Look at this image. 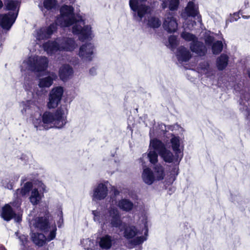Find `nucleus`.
I'll use <instances>...</instances> for the list:
<instances>
[{
  "label": "nucleus",
  "mask_w": 250,
  "mask_h": 250,
  "mask_svg": "<svg viewBox=\"0 0 250 250\" xmlns=\"http://www.w3.org/2000/svg\"><path fill=\"white\" fill-rule=\"evenodd\" d=\"M74 9L72 6L63 5L60 8L61 16L57 19L56 24L61 27H69L74 24L72 27V32L79 35V39L82 42L91 38V27L90 25L84 26V22L82 17L76 16Z\"/></svg>",
  "instance_id": "1"
},
{
  "label": "nucleus",
  "mask_w": 250,
  "mask_h": 250,
  "mask_svg": "<svg viewBox=\"0 0 250 250\" xmlns=\"http://www.w3.org/2000/svg\"><path fill=\"white\" fill-rule=\"evenodd\" d=\"M65 109L64 107L61 106L54 112H44L41 118H36L33 120L35 127L40 130L42 128L47 130L52 127L57 128L63 127L67 123Z\"/></svg>",
  "instance_id": "2"
},
{
  "label": "nucleus",
  "mask_w": 250,
  "mask_h": 250,
  "mask_svg": "<svg viewBox=\"0 0 250 250\" xmlns=\"http://www.w3.org/2000/svg\"><path fill=\"white\" fill-rule=\"evenodd\" d=\"M150 146L156 150L161 158L166 163H171L174 162L176 164L174 166L171 172H178L179 170L178 164L181 159V157H176V154L166 148V145L161 141L157 139H151L150 141Z\"/></svg>",
  "instance_id": "3"
},
{
  "label": "nucleus",
  "mask_w": 250,
  "mask_h": 250,
  "mask_svg": "<svg viewBox=\"0 0 250 250\" xmlns=\"http://www.w3.org/2000/svg\"><path fill=\"white\" fill-rule=\"evenodd\" d=\"M113 203L112 201L106 213L104 215L96 210L93 211L94 220L99 223H101L104 220V224L109 222L112 227L121 229L124 227L121 215L118 209L113 206Z\"/></svg>",
  "instance_id": "4"
},
{
  "label": "nucleus",
  "mask_w": 250,
  "mask_h": 250,
  "mask_svg": "<svg viewBox=\"0 0 250 250\" xmlns=\"http://www.w3.org/2000/svg\"><path fill=\"white\" fill-rule=\"evenodd\" d=\"M4 2L5 10L11 11L0 14V26L4 30H9L17 18L19 9L16 10V9L19 7L20 3L19 1L14 0H5Z\"/></svg>",
  "instance_id": "5"
},
{
  "label": "nucleus",
  "mask_w": 250,
  "mask_h": 250,
  "mask_svg": "<svg viewBox=\"0 0 250 250\" xmlns=\"http://www.w3.org/2000/svg\"><path fill=\"white\" fill-rule=\"evenodd\" d=\"M30 223L46 235V240L50 241L56 236L57 227L54 223L49 221L48 217H41L31 221Z\"/></svg>",
  "instance_id": "6"
},
{
  "label": "nucleus",
  "mask_w": 250,
  "mask_h": 250,
  "mask_svg": "<svg viewBox=\"0 0 250 250\" xmlns=\"http://www.w3.org/2000/svg\"><path fill=\"white\" fill-rule=\"evenodd\" d=\"M144 220L145 231L143 235L139 236L143 232L141 233L133 226H128L125 228L124 237L127 239H132L130 244L132 246L140 245L147 239L148 232L147 221L146 218H144Z\"/></svg>",
  "instance_id": "7"
},
{
  "label": "nucleus",
  "mask_w": 250,
  "mask_h": 250,
  "mask_svg": "<svg viewBox=\"0 0 250 250\" xmlns=\"http://www.w3.org/2000/svg\"><path fill=\"white\" fill-rule=\"evenodd\" d=\"M27 65L28 69L35 72H40L45 71L48 64V60L47 57L35 56L30 57L27 60L23 62Z\"/></svg>",
  "instance_id": "8"
},
{
  "label": "nucleus",
  "mask_w": 250,
  "mask_h": 250,
  "mask_svg": "<svg viewBox=\"0 0 250 250\" xmlns=\"http://www.w3.org/2000/svg\"><path fill=\"white\" fill-rule=\"evenodd\" d=\"M147 0H129L130 9L135 13L134 17L136 21L140 22L143 18L150 11L149 6L146 4Z\"/></svg>",
  "instance_id": "9"
},
{
  "label": "nucleus",
  "mask_w": 250,
  "mask_h": 250,
  "mask_svg": "<svg viewBox=\"0 0 250 250\" xmlns=\"http://www.w3.org/2000/svg\"><path fill=\"white\" fill-rule=\"evenodd\" d=\"M63 93V89L61 86L53 88L50 92L47 106L49 108L56 107L60 103Z\"/></svg>",
  "instance_id": "10"
},
{
  "label": "nucleus",
  "mask_w": 250,
  "mask_h": 250,
  "mask_svg": "<svg viewBox=\"0 0 250 250\" xmlns=\"http://www.w3.org/2000/svg\"><path fill=\"white\" fill-rule=\"evenodd\" d=\"M108 182L98 183L93 188L92 198L94 201L104 200L108 195Z\"/></svg>",
  "instance_id": "11"
},
{
  "label": "nucleus",
  "mask_w": 250,
  "mask_h": 250,
  "mask_svg": "<svg viewBox=\"0 0 250 250\" xmlns=\"http://www.w3.org/2000/svg\"><path fill=\"white\" fill-rule=\"evenodd\" d=\"M181 16L185 20L187 19L188 17H197V20L200 22H201V17L199 15L198 7L192 1H189L185 8L184 10L182 12Z\"/></svg>",
  "instance_id": "12"
},
{
  "label": "nucleus",
  "mask_w": 250,
  "mask_h": 250,
  "mask_svg": "<svg viewBox=\"0 0 250 250\" xmlns=\"http://www.w3.org/2000/svg\"><path fill=\"white\" fill-rule=\"evenodd\" d=\"M57 30L56 24H51L48 27L41 28L36 31V38L38 41L49 39L53 33Z\"/></svg>",
  "instance_id": "13"
},
{
  "label": "nucleus",
  "mask_w": 250,
  "mask_h": 250,
  "mask_svg": "<svg viewBox=\"0 0 250 250\" xmlns=\"http://www.w3.org/2000/svg\"><path fill=\"white\" fill-rule=\"evenodd\" d=\"M94 48V45L91 43H86L83 44L80 48L79 56L84 61H91Z\"/></svg>",
  "instance_id": "14"
},
{
  "label": "nucleus",
  "mask_w": 250,
  "mask_h": 250,
  "mask_svg": "<svg viewBox=\"0 0 250 250\" xmlns=\"http://www.w3.org/2000/svg\"><path fill=\"white\" fill-rule=\"evenodd\" d=\"M60 51H72L77 44L74 39L71 38L62 37L58 39Z\"/></svg>",
  "instance_id": "15"
},
{
  "label": "nucleus",
  "mask_w": 250,
  "mask_h": 250,
  "mask_svg": "<svg viewBox=\"0 0 250 250\" xmlns=\"http://www.w3.org/2000/svg\"><path fill=\"white\" fill-rule=\"evenodd\" d=\"M191 51L199 56H204L207 53V48L205 44L197 39L194 42L190 43Z\"/></svg>",
  "instance_id": "16"
},
{
  "label": "nucleus",
  "mask_w": 250,
  "mask_h": 250,
  "mask_svg": "<svg viewBox=\"0 0 250 250\" xmlns=\"http://www.w3.org/2000/svg\"><path fill=\"white\" fill-rule=\"evenodd\" d=\"M164 29L168 33L176 31L178 23L176 19L171 14H169L165 19L163 24Z\"/></svg>",
  "instance_id": "17"
},
{
  "label": "nucleus",
  "mask_w": 250,
  "mask_h": 250,
  "mask_svg": "<svg viewBox=\"0 0 250 250\" xmlns=\"http://www.w3.org/2000/svg\"><path fill=\"white\" fill-rule=\"evenodd\" d=\"M164 173H143L142 178L147 185H151L154 181L163 179Z\"/></svg>",
  "instance_id": "18"
},
{
  "label": "nucleus",
  "mask_w": 250,
  "mask_h": 250,
  "mask_svg": "<svg viewBox=\"0 0 250 250\" xmlns=\"http://www.w3.org/2000/svg\"><path fill=\"white\" fill-rule=\"evenodd\" d=\"M176 55L178 61L180 62H187L191 57L190 51L183 46L177 49Z\"/></svg>",
  "instance_id": "19"
},
{
  "label": "nucleus",
  "mask_w": 250,
  "mask_h": 250,
  "mask_svg": "<svg viewBox=\"0 0 250 250\" xmlns=\"http://www.w3.org/2000/svg\"><path fill=\"white\" fill-rule=\"evenodd\" d=\"M73 74V69L69 64H64L62 66L59 70L60 79L65 82L69 79Z\"/></svg>",
  "instance_id": "20"
},
{
  "label": "nucleus",
  "mask_w": 250,
  "mask_h": 250,
  "mask_svg": "<svg viewBox=\"0 0 250 250\" xmlns=\"http://www.w3.org/2000/svg\"><path fill=\"white\" fill-rule=\"evenodd\" d=\"M170 143L171 144V148L176 157L179 156L181 158H183V149L180 147V140L179 137L174 136L170 139Z\"/></svg>",
  "instance_id": "21"
},
{
  "label": "nucleus",
  "mask_w": 250,
  "mask_h": 250,
  "mask_svg": "<svg viewBox=\"0 0 250 250\" xmlns=\"http://www.w3.org/2000/svg\"><path fill=\"white\" fill-rule=\"evenodd\" d=\"M43 48L48 54H55L60 51L59 42L57 41H48L43 44Z\"/></svg>",
  "instance_id": "22"
},
{
  "label": "nucleus",
  "mask_w": 250,
  "mask_h": 250,
  "mask_svg": "<svg viewBox=\"0 0 250 250\" xmlns=\"http://www.w3.org/2000/svg\"><path fill=\"white\" fill-rule=\"evenodd\" d=\"M117 206L122 210L129 212L134 207V204L130 200L122 198L117 202Z\"/></svg>",
  "instance_id": "23"
},
{
  "label": "nucleus",
  "mask_w": 250,
  "mask_h": 250,
  "mask_svg": "<svg viewBox=\"0 0 250 250\" xmlns=\"http://www.w3.org/2000/svg\"><path fill=\"white\" fill-rule=\"evenodd\" d=\"M179 2V0H164L161 7L163 9L168 7L170 11H175L177 10Z\"/></svg>",
  "instance_id": "24"
},
{
  "label": "nucleus",
  "mask_w": 250,
  "mask_h": 250,
  "mask_svg": "<svg viewBox=\"0 0 250 250\" xmlns=\"http://www.w3.org/2000/svg\"><path fill=\"white\" fill-rule=\"evenodd\" d=\"M33 242L39 246H42L46 241V235L42 233H34L31 236Z\"/></svg>",
  "instance_id": "25"
},
{
  "label": "nucleus",
  "mask_w": 250,
  "mask_h": 250,
  "mask_svg": "<svg viewBox=\"0 0 250 250\" xmlns=\"http://www.w3.org/2000/svg\"><path fill=\"white\" fill-rule=\"evenodd\" d=\"M229 57L227 55L222 54L216 60V65L219 70H223L226 68L228 64Z\"/></svg>",
  "instance_id": "26"
},
{
  "label": "nucleus",
  "mask_w": 250,
  "mask_h": 250,
  "mask_svg": "<svg viewBox=\"0 0 250 250\" xmlns=\"http://www.w3.org/2000/svg\"><path fill=\"white\" fill-rule=\"evenodd\" d=\"M14 215L15 213L9 204L5 205L2 208L1 216L4 220L9 221L14 217Z\"/></svg>",
  "instance_id": "27"
},
{
  "label": "nucleus",
  "mask_w": 250,
  "mask_h": 250,
  "mask_svg": "<svg viewBox=\"0 0 250 250\" xmlns=\"http://www.w3.org/2000/svg\"><path fill=\"white\" fill-rule=\"evenodd\" d=\"M147 158L150 163L155 165L158 162V153L156 150H154L152 147L149 146L148 149V153L147 154Z\"/></svg>",
  "instance_id": "28"
},
{
  "label": "nucleus",
  "mask_w": 250,
  "mask_h": 250,
  "mask_svg": "<svg viewBox=\"0 0 250 250\" xmlns=\"http://www.w3.org/2000/svg\"><path fill=\"white\" fill-rule=\"evenodd\" d=\"M53 81L54 79L51 76L40 79L39 86L42 88L49 87L52 85Z\"/></svg>",
  "instance_id": "29"
},
{
  "label": "nucleus",
  "mask_w": 250,
  "mask_h": 250,
  "mask_svg": "<svg viewBox=\"0 0 250 250\" xmlns=\"http://www.w3.org/2000/svg\"><path fill=\"white\" fill-rule=\"evenodd\" d=\"M111 237L110 236L106 235L101 238L99 244L102 249L107 250L111 247Z\"/></svg>",
  "instance_id": "30"
},
{
  "label": "nucleus",
  "mask_w": 250,
  "mask_h": 250,
  "mask_svg": "<svg viewBox=\"0 0 250 250\" xmlns=\"http://www.w3.org/2000/svg\"><path fill=\"white\" fill-rule=\"evenodd\" d=\"M42 196L39 193L38 189H33L31 192V195L30 197V202L33 205H37L42 199Z\"/></svg>",
  "instance_id": "31"
},
{
  "label": "nucleus",
  "mask_w": 250,
  "mask_h": 250,
  "mask_svg": "<svg viewBox=\"0 0 250 250\" xmlns=\"http://www.w3.org/2000/svg\"><path fill=\"white\" fill-rule=\"evenodd\" d=\"M81 244L86 250H95L94 242L88 238L82 240Z\"/></svg>",
  "instance_id": "32"
},
{
  "label": "nucleus",
  "mask_w": 250,
  "mask_h": 250,
  "mask_svg": "<svg viewBox=\"0 0 250 250\" xmlns=\"http://www.w3.org/2000/svg\"><path fill=\"white\" fill-rule=\"evenodd\" d=\"M211 46H212V51L213 54H219L222 51L223 45L222 42L220 41H216Z\"/></svg>",
  "instance_id": "33"
},
{
  "label": "nucleus",
  "mask_w": 250,
  "mask_h": 250,
  "mask_svg": "<svg viewBox=\"0 0 250 250\" xmlns=\"http://www.w3.org/2000/svg\"><path fill=\"white\" fill-rule=\"evenodd\" d=\"M147 24L151 28H157L160 26L161 21L158 18L152 17L148 19Z\"/></svg>",
  "instance_id": "34"
},
{
  "label": "nucleus",
  "mask_w": 250,
  "mask_h": 250,
  "mask_svg": "<svg viewBox=\"0 0 250 250\" xmlns=\"http://www.w3.org/2000/svg\"><path fill=\"white\" fill-rule=\"evenodd\" d=\"M181 37L187 42H194L197 38L193 34L184 31L181 34Z\"/></svg>",
  "instance_id": "35"
},
{
  "label": "nucleus",
  "mask_w": 250,
  "mask_h": 250,
  "mask_svg": "<svg viewBox=\"0 0 250 250\" xmlns=\"http://www.w3.org/2000/svg\"><path fill=\"white\" fill-rule=\"evenodd\" d=\"M32 187V185L30 182H27L21 189L17 190V193H19V192H20L22 196L25 195L30 191Z\"/></svg>",
  "instance_id": "36"
},
{
  "label": "nucleus",
  "mask_w": 250,
  "mask_h": 250,
  "mask_svg": "<svg viewBox=\"0 0 250 250\" xmlns=\"http://www.w3.org/2000/svg\"><path fill=\"white\" fill-rule=\"evenodd\" d=\"M55 4L56 0H44L43 6L44 9L50 10L55 7Z\"/></svg>",
  "instance_id": "37"
},
{
  "label": "nucleus",
  "mask_w": 250,
  "mask_h": 250,
  "mask_svg": "<svg viewBox=\"0 0 250 250\" xmlns=\"http://www.w3.org/2000/svg\"><path fill=\"white\" fill-rule=\"evenodd\" d=\"M177 45V39L175 36H170L168 38V47L171 49V50H174L176 48Z\"/></svg>",
  "instance_id": "38"
},
{
  "label": "nucleus",
  "mask_w": 250,
  "mask_h": 250,
  "mask_svg": "<svg viewBox=\"0 0 250 250\" xmlns=\"http://www.w3.org/2000/svg\"><path fill=\"white\" fill-rule=\"evenodd\" d=\"M214 40V38L213 36L211 35L209 33L206 32L204 36V41L207 46H211L213 44Z\"/></svg>",
  "instance_id": "39"
},
{
  "label": "nucleus",
  "mask_w": 250,
  "mask_h": 250,
  "mask_svg": "<svg viewBox=\"0 0 250 250\" xmlns=\"http://www.w3.org/2000/svg\"><path fill=\"white\" fill-rule=\"evenodd\" d=\"M34 189H38V190L41 192H46L45 190V186L41 182L38 181L36 183L35 188Z\"/></svg>",
  "instance_id": "40"
},
{
  "label": "nucleus",
  "mask_w": 250,
  "mask_h": 250,
  "mask_svg": "<svg viewBox=\"0 0 250 250\" xmlns=\"http://www.w3.org/2000/svg\"><path fill=\"white\" fill-rule=\"evenodd\" d=\"M240 12L239 11L238 13H234L233 16H231L229 19L230 22H233L234 21H236L238 19L240 18L239 14Z\"/></svg>",
  "instance_id": "41"
},
{
  "label": "nucleus",
  "mask_w": 250,
  "mask_h": 250,
  "mask_svg": "<svg viewBox=\"0 0 250 250\" xmlns=\"http://www.w3.org/2000/svg\"><path fill=\"white\" fill-rule=\"evenodd\" d=\"M30 103V101H28L26 102V103L23 104V109L21 110V112L22 114L25 113L26 112V110L29 109V104Z\"/></svg>",
  "instance_id": "42"
},
{
  "label": "nucleus",
  "mask_w": 250,
  "mask_h": 250,
  "mask_svg": "<svg viewBox=\"0 0 250 250\" xmlns=\"http://www.w3.org/2000/svg\"><path fill=\"white\" fill-rule=\"evenodd\" d=\"M20 159L24 163H26L28 160V157L25 154H22L20 157Z\"/></svg>",
  "instance_id": "43"
},
{
  "label": "nucleus",
  "mask_w": 250,
  "mask_h": 250,
  "mask_svg": "<svg viewBox=\"0 0 250 250\" xmlns=\"http://www.w3.org/2000/svg\"><path fill=\"white\" fill-rule=\"evenodd\" d=\"M20 239L22 241V244L25 245L26 242L27 241V237L25 236H22L20 237Z\"/></svg>",
  "instance_id": "44"
},
{
  "label": "nucleus",
  "mask_w": 250,
  "mask_h": 250,
  "mask_svg": "<svg viewBox=\"0 0 250 250\" xmlns=\"http://www.w3.org/2000/svg\"><path fill=\"white\" fill-rule=\"evenodd\" d=\"M89 73L91 75H93V76L96 75V68H94V67H92V68H91L89 70Z\"/></svg>",
  "instance_id": "45"
},
{
  "label": "nucleus",
  "mask_w": 250,
  "mask_h": 250,
  "mask_svg": "<svg viewBox=\"0 0 250 250\" xmlns=\"http://www.w3.org/2000/svg\"><path fill=\"white\" fill-rule=\"evenodd\" d=\"M14 216H16V215H15V214L14 215ZM15 220L16 221V222H20V221H21V217L20 215H18V216H15Z\"/></svg>",
  "instance_id": "46"
},
{
  "label": "nucleus",
  "mask_w": 250,
  "mask_h": 250,
  "mask_svg": "<svg viewBox=\"0 0 250 250\" xmlns=\"http://www.w3.org/2000/svg\"><path fill=\"white\" fill-rule=\"evenodd\" d=\"M244 5H245V8H248L249 7V1L248 0H245V1H244Z\"/></svg>",
  "instance_id": "47"
},
{
  "label": "nucleus",
  "mask_w": 250,
  "mask_h": 250,
  "mask_svg": "<svg viewBox=\"0 0 250 250\" xmlns=\"http://www.w3.org/2000/svg\"><path fill=\"white\" fill-rule=\"evenodd\" d=\"M143 172H152V171L151 170V169L150 168L147 167V168H144Z\"/></svg>",
  "instance_id": "48"
},
{
  "label": "nucleus",
  "mask_w": 250,
  "mask_h": 250,
  "mask_svg": "<svg viewBox=\"0 0 250 250\" xmlns=\"http://www.w3.org/2000/svg\"><path fill=\"white\" fill-rule=\"evenodd\" d=\"M242 17L244 18V19H249L250 18V16H242Z\"/></svg>",
  "instance_id": "49"
},
{
  "label": "nucleus",
  "mask_w": 250,
  "mask_h": 250,
  "mask_svg": "<svg viewBox=\"0 0 250 250\" xmlns=\"http://www.w3.org/2000/svg\"><path fill=\"white\" fill-rule=\"evenodd\" d=\"M3 3L2 2V1L0 0V9L3 7Z\"/></svg>",
  "instance_id": "50"
},
{
  "label": "nucleus",
  "mask_w": 250,
  "mask_h": 250,
  "mask_svg": "<svg viewBox=\"0 0 250 250\" xmlns=\"http://www.w3.org/2000/svg\"><path fill=\"white\" fill-rule=\"evenodd\" d=\"M39 6L40 7V9H41V10H42V12H43V10H44V9L43 8V7H42L41 5H40V4H39Z\"/></svg>",
  "instance_id": "51"
},
{
  "label": "nucleus",
  "mask_w": 250,
  "mask_h": 250,
  "mask_svg": "<svg viewBox=\"0 0 250 250\" xmlns=\"http://www.w3.org/2000/svg\"><path fill=\"white\" fill-rule=\"evenodd\" d=\"M248 75L250 79V69L248 70Z\"/></svg>",
  "instance_id": "52"
},
{
  "label": "nucleus",
  "mask_w": 250,
  "mask_h": 250,
  "mask_svg": "<svg viewBox=\"0 0 250 250\" xmlns=\"http://www.w3.org/2000/svg\"><path fill=\"white\" fill-rule=\"evenodd\" d=\"M195 24H196V22L195 21H192V26H193L194 25H195Z\"/></svg>",
  "instance_id": "53"
},
{
  "label": "nucleus",
  "mask_w": 250,
  "mask_h": 250,
  "mask_svg": "<svg viewBox=\"0 0 250 250\" xmlns=\"http://www.w3.org/2000/svg\"><path fill=\"white\" fill-rule=\"evenodd\" d=\"M155 172H164V171H163V169H161L160 170H158L156 171Z\"/></svg>",
  "instance_id": "54"
},
{
  "label": "nucleus",
  "mask_w": 250,
  "mask_h": 250,
  "mask_svg": "<svg viewBox=\"0 0 250 250\" xmlns=\"http://www.w3.org/2000/svg\"><path fill=\"white\" fill-rule=\"evenodd\" d=\"M114 156H115V153L111 154V156L112 157H114Z\"/></svg>",
  "instance_id": "55"
},
{
  "label": "nucleus",
  "mask_w": 250,
  "mask_h": 250,
  "mask_svg": "<svg viewBox=\"0 0 250 250\" xmlns=\"http://www.w3.org/2000/svg\"><path fill=\"white\" fill-rule=\"evenodd\" d=\"M2 250H6L4 248H3Z\"/></svg>",
  "instance_id": "56"
}]
</instances>
